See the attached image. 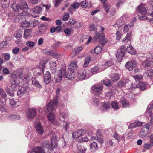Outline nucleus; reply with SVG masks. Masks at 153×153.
Wrapping results in <instances>:
<instances>
[{
  "instance_id": "1",
  "label": "nucleus",
  "mask_w": 153,
  "mask_h": 153,
  "mask_svg": "<svg viewBox=\"0 0 153 153\" xmlns=\"http://www.w3.org/2000/svg\"><path fill=\"white\" fill-rule=\"evenodd\" d=\"M24 76L22 71L15 72L12 74V77L13 80L11 81L10 86V87L6 86L5 88L6 92L11 97L14 96L13 92L16 91L19 86L17 82V79L19 78L22 80L27 79V77Z\"/></svg>"
},
{
  "instance_id": "2",
  "label": "nucleus",
  "mask_w": 153,
  "mask_h": 153,
  "mask_svg": "<svg viewBox=\"0 0 153 153\" xmlns=\"http://www.w3.org/2000/svg\"><path fill=\"white\" fill-rule=\"evenodd\" d=\"M53 151L52 145L49 141L45 140L43 142L41 147L33 148L30 153H51Z\"/></svg>"
},
{
  "instance_id": "3",
  "label": "nucleus",
  "mask_w": 153,
  "mask_h": 153,
  "mask_svg": "<svg viewBox=\"0 0 153 153\" xmlns=\"http://www.w3.org/2000/svg\"><path fill=\"white\" fill-rule=\"evenodd\" d=\"M137 11L139 14L138 18L140 20H145L149 19L151 22L153 23V13H149L147 16H146L147 11L143 4H140L137 8Z\"/></svg>"
},
{
  "instance_id": "4",
  "label": "nucleus",
  "mask_w": 153,
  "mask_h": 153,
  "mask_svg": "<svg viewBox=\"0 0 153 153\" xmlns=\"http://www.w3.org/2000/svg\"><path fill=\"white\" fill-rule=\"evenodd\" d=\"M57 105V101L56 99L53 100H51L47 105V110L50 113L48 116V118L49 121L51 122H53L54 120V117L52 113L55 110V108Z\"/></svg>"
},
{
  "instance_id": "5",
  "label": "nucleus",
  "mask_w": 153,
  "mask_h": 153,
  "mask_svg": "<svg viewBox=\"0 0 153 153\" xmlns=\"http://www.w3.org/2000/svg\"><path fill=\"white\" fill-rule=\"evenodd\" d=\"M74 68H61L60 69V72L63 74V76L68 79L71 80L75 77L76 72Z\"/></svg>"
},
{
  "instance_id": "6",
  "label": "nucleus",
  "mask_w": 153,
  "mask_h": 153,
  "mask_svg": "<svg viewBox=\"0 0 153 153\" xmlns=\"http://www.w3.org/2000/svg\"><path fill=\"white\" fill-rule=\"evenodd\" d=\"M104 28L101 27V30L99 32H96L93 37V39L95 41H99L103 46L108 42V39L105 38V34L103 33Z\"/></svg>"
},
{
  "instance_id": "7",
  "label": "nucleus",
  "mask_w": 153,
  "mask_h": 153,
  "mask_svg": "<svg viewBox=\"0 0 153 153\" xmlns=\"http://www.w3.org/2000/svg\"><path fill=\"white\" fill-rule=\"evenodd\" d=\"M125 51L126 47L123 46H121L117 50L116 57L118 62H120L122 61L123 57L124 56Z\"/></svg>"
},
{
  "instance_id": "8",
  "label": "nucleus",
  "mask_w": 153,
  "mask_h": 153,
  "mask_svg": "<svg viewBox=\"0 0 153 153\" xmlns=\"http://www.w3.org/2000/svg\"><path fill=\"white\" fill-rule=\"evenodd\" d=\"M150 123H147L145 126L142 128L139 134V137L143 138L146 137L148 134Z\"/></svg>"
},
{
  "instance_id": "9",
  "label": "nucleus",
  "mask_w": 153,
  "mask_h": 153,
  "mask_svg": "<svg viewBox=\"0 0 153 153\" xmlns=\"http://www.w3.org/2000/svg\"><path fill=\"white\" fill-rule=\"evenodd\" d=\"M102 85L99 84L94 85L91 88L93 92L98 96H99L102 93Z\"/></svg>"
},
{
  "instance_id": "10",
  "label": "nucleus",
  "mask_w": 153,
  "mask_h": 153,
  "mask_svg": "<svg viewBox=\"0 0 153 153\" xmlns=\"http://www.w3.org/2000/svg\"><path fill=\"white\" fill-rule=\"evenodd\" d=\"M89 70L86 69L80 71L78 75V78L80 80H83L85 79H87L90 77Z\"/></svg>"
},
{
  "instance_id": "11",
  "label": "nucleus",
  "mask_w": 153,
  "mask_h": 153,
  "mask_svg": "<svg viewBox=\"0 0 153 153\" xmlns=\"http://www.w3.org/2000/svg\"><path fill=\"white\" fill-rule=\"evenodd\" d=\"M147 113L151 117L150 122L153 123V100L149 105L147 110Z\"/></svg>"
},
{
  "instance_id": "12",
  "label": "nucleus",
  "mask_w": 153,
  "mask_h": 153,
  "mask_svg": "<svg viewBox=\"0 0 153 153\" xmlns=\"http://www.w3.org/2000/svg\"><path fill=\"white\" fill-rule=\"evenodd\" d=\"M35 126L37 133L39 135H42L44 132V130L42 124L40 123H35Z\"/></svg>"
},
{
  "instance_id": "13",
  "label": "nucleus",
  "mask_w": 153,
  "mask_h": 153,
  "mask_svg": "<svg viewBox=\"0 0 153 153\" xmlns=\"http://www.w3.org/2000/svg\"><path fill=\"white\" fill-rule=\"evenodd\" d=\"M42 9L40 7L37 6L33 8L31 11L33 13L34 15H36L33 17L34 18L38 16V15L42 11Z\"/></svg>"
},
{
  "instance_id": "14",
  "label": "nucleus",
  "mask_w": 153,
  "mask_h": 153,
  "mask_svg": "<svg viewBox=\"0 0 153 153\" xmlns=\"http://www.w3.org/2000/svg\"><path fill=\"white\" fill-rule=\"evenodd\" d=\"M36 114V111L34 108H30L28 109V112L27 114V117L28 118H32L35 117Z\"/></svg>"
},
{
  "instance_id": "15",
  "label": "nucleus",
  "mask_w": 153,
  "mask_h": 153,
  "mask_svg": "<svg viewBox=\"0 0 153 153\" xmlns=\"http://www.w3.org/2000/svg\"><path fill=\"white\" fill-rule=\"evenodd\" d=\"M12 8L13 10L15 12H18L21 10L22 9V7L20 4L16 2H13L12 4Z\"/></svg>"
},
{
  "instance_id": "16",
  "label": "nucleus",
  "mask_w": 153,
  "mask_h": 153,
  "mask_svg": "<svg viewBox=\"0 0 153 153\" xmlns=\"http://www.w3.org/2000/svg\"><path fill=\"white\" fill-rule=\"evenodd\" d=\"M51 80L50 74L49 72L47 71L44 75V81L45 83L47 84H48Z\"/></svg>"
},
{
  "instance_id": "17",
  "label": "nucleus",
  "mask_w": 153,
  "mask_h": 153,
  "mask_svg": "<svg viewBox=\"0 0 153 153\" xmlns=\"http://www.w3.org/2000/svg\"><path fill=\"white\" fill-rule=\"evenodd\" d=\"M137 66L136 61L134 59L127 62L125 64L126 67H136Z\"/></svg>"
},
{
  "instance_id": "18",
  "label": "nucleus",
  "mask_w": 153,
  "mask_h": 153,
  "mask_svg": "<svg viewBox=\"0 0 153 153\" xmlns=\"http://www.w3.org/2000/svg\"><path fill=\"white\" fill-rule=\"evenodd\" d=\"M84 133V130H78L72 133V136L74 138L76 139L79 138L81 135Z\"/></svg>"
},
{
  "instance_id": "19",
  "label": "nucleus",
  "mask_w": 153,
  "mask_h": 153,
  "mask_svg": "<svg viewBox=\"0 0 153 153\" xmlns=\"http://www.w3.org/2000/svg\"><path fill=\"white\" fill-rule=\"evenodd\" d=\"M38 31L40 34L44 33L47 29V26L44 24L39 25L38 26Z\"/></svg>"
},
{
  "instance_id": "20",
  "label": "nucleus",
  "mask_w": 153,
  "mask_h": 153,
  "mask_svg": "<svg viewBox=\"0 0 153 153\" xmlns=\"http://www.w3.org/2000/svg\"><path fill=\"white\" fill-rule=\"evenodd\" d=\"M27 87H22L17 92V95L19 97H21L24 95L27 92Z\"/></svg>"
},
{
  "instance_id": "21",
  "label": "nucleus",
  "mask_w": 153,
  "mask_h": 153,
  "mask_svg": "<svg viewBox=\"0 0 153 153\" xmlns=\"http://www.w3.org/2000/svg\"><path fill=\"white\" fill-rule=\"evenodd\" d=\"M142 65L144 67H150L153 66V62L152 61L145 60L142 62Z\"/></svg>"
},
{
  "instance_id": "22",
  "label": "nucleus",
  "mask_w": 153,
  "mask_h": 153,
  "mask_svg": "<svg viewBox=\"0 0 153 153\" xmlns=\"http://www.w3.org/2000/svg\"><path fill=\"white\" fill-rule=\"evenodd\" d=\"M126 50L128 53L132 55H135L136 53V51L131 45H130L128 47H127Z\"/></svg>"
},
{
  "instance_id": "23",
  "label": "nucleus",
  "mask_w": 153,
  "mask_h": 153,
  "mask_svg": "<svg viewBox=\"0 0 153 153\" xmlns=\"http://www.w3.org/2000/svg\"><path fill=\"white\" fill-rule=\"evenodd\" d=\"M102 48L100 46H97L94 50H91L90 52L92 53H94L98 54L100 53L102 50Z\"/></svg>"
},
{
  "instance_id": "24",
  "label": "nucleus",
  "mask_w": 153,
  "mask_h": 153,
  "mask_svg": "<svg viewBox=\"0 0 153 153\" xmlns=\"http://www.w3.org/2000/svg\"><path fill=\"white\" fill-rule=\"evenodd\" d=\"M1 5L2 8L7 7L9 5L10 2V0H1Z\"/></svg>"
},
{
  "instance_id": "25",
  "label": "nucleus",
  "mask_w": 153,
  "mask_h": 153,
  "mask_svg": "<svg viewBox=\"0 0 153 153\" xmlns=\"http://www.w3.org/2000/svg\"><path fill=\"white\" fill-rule=\"evenodd\" d=\"M90 149L92 152H95L97 149L98 145L97 143L93 142L90 145Z\"/></svg>"
},
{
  "instance_id": "26",
  "label": "nucleus",
  "mask_w": 153,
  "mask_h": 153,
  "mask_svg": "<svg viewBox=\"0 0 153 153\" xmlns=\"http://www.w3.org/2000/svg\"><path fill=\"white\" fill-rule=\"evenodd\" d=\"M131 33L130 32L127 33L126 37L122 40V42L125 43H127L128 41L131 40Z\"/></svg>"
},
{
  "instance_id": "27",
  "label": "nucleus",
  "mask_w": 153,
  "mask_h": 153,
  "mask_svg": "<svg viewBox=\"0 0 153 153\" xmlns=\"http://www.w3.org/2000/svg\"><path fill=\"white\" fill-rule=\"evenodd\" d=\"M110 106V104L108 102H103L101 108H102L103 110L105 111L107 110L109 108Z\"/></svg>"
},
{
  "instance_id": "28",
  "label": "nucleus",
  "mask_w": 153,
  "mask_h": 153,
  "mask_svg": "<svg viewBox=\"0 0 153 153\" xmlns=\"http://www.w3.org/2000/svg\"><path fill=\"white\" fill-rule=\"evenodd\" d=\"M58 74L57 76H56L55 77V79H56V81L57 82H59L61 80L62 77H64L63 76V74H61V73L60 72V70L58 72Z\"/></svg>"
},
{
  "instance_id": "29",
  "label": "nucleus",
  "mask_w": 153,
  "mask_h": 153,
  "mask_svg": "<svg viewBox=\"0 0 153 153\" xmlns=\"http://www.w3.org/2000/svg\"><path fill=\"white\" fill-rule=\"evenodd\" d=\"M110 77L113 81L116 82L119 79L120 76L118 74H115L111 75Z\"/></svg>"
},
{
  "instance_id": "30",
  "label": "nucleus",
  "mask_w": 153,
  "mask_h": 153,
  "mask_svg": "<svg viewBox=\"0 0 153 153\" xmlns=\"http://www.w3.org/2000/svg\"><path fill=\"white\" fill-rule=\"evenodd\" d=\"M102 68H92L91 70V72L93 74H95L102 71Z\"/></svg>"
},
{
  "instance_id": "31",
  "label": "nucleus",
  "mask_w": 153,
  "mask_h": 153,
  "mask_svg": "<svg viewBox=\"0 0 153 153\" xmlns=\"http://www.w3.org/2000/svg\"><path fill=\"white\" fill-rule=\"evenodd\" d=\"M32 32V30L30 29H27L25 30L24 37L25 39H27L29 37Z\"/></svg>"
},
{
  "instance_id": "32",
  "label": "nucleus",
  "mask_w": 153,
  "mask_h": 153,
  "mask_svg": "<svg viewBox=\"0 0 153 153\" xmlns=\"http://www.w3.org/2000/svg\"><path fill=\"white\" fill-rule=\"evenodd\" d=\"M122 19V18H121L119 19L117 22L116 24L114 25V27L116 28H117L116 26L119 27L123 24L124 22Z\"/></svg>"
},
{
  "instance_id": "33",
  "label": "nucleus",
  "mask_w": 153,
  "mask_h": 153,
  "mask_svg": "<svg viewBox=\"0 0 153 153\" xmlns=\"http://www.w3.org/2000/svg\"><path fill=\"white\" fill-rule=\"evenodd\" d=\"M7 118L10 120H15L19 119L20 117L18 115H14L8 116H7Z\"/></svg>"
},
{
  "instance_id": "34",
  "label": "nucleus",
  "mask_w": 153,
  "mask_h": 153,
  "mask_svg": "<svg viewBox=\"0 0 153 153\" xmlns=\"http://www.w3.org/2000/svg\"><path fill=\"white\" fill-rule=\"evenodd\" d=\"M32 84L33 85L38 88H40L42 87V86L39 84V82L35 78L32 79Z\"/></svg>"
},
{
  "instance_id": "35",
  "label": "nucleus",
  "mask_w": 153,
  "mask_h": 153,
  "mask_svg": "<svg viewBox=\"0 0 153 153\" xmlns=\"http://www.w3.org/2000/svg\"><path fill=\"white\" fill-rule=\"evenodd\" d=\"M139 88L142 91H143L146 89V84L144 82H140L138 85Z\"/></svg>"
},
{
  "instance_id": "36",
  "label": "nucleus",
  "mask_w": 153,
  "mask_h": 153,
  "mask_svg": "<svg viewBox=\"0 0 153 153\" xmlns=\"http://www.w3.org/2000/svg\"><path fill=\"white\" fill-rule=\"evenodd\" d=\"M97 140L100 143H102L104 141L103 140L102 136L99 133H97Z\"/></svg>"
},
{
  "instance_id": "37",
  "label": "nucleus",
  "mask_w": 153,
  "mask_h": 153,
  "mask_svg": "<svg viewBox=\"0 0 153 153\" xmlns=\"http://www.w3.org/2000/svg\"><path fill=\"white\" fill-rule=\"evenodd\" d=\"M101 82L103 83V84L106 86L110 87L112 85L111 83V81L109 79H106L105 80L102 81Z\"/></svg>"
},
{
  "instance_id": "38",
  "label": "nucleus",
  "mask_w": 153,
  "mask_h": 153,
  "mask_svg": "<svg viewBox=\"0 0 153 153\" xmlns=\"http://www.w3.org/2000/svg\"><path fill=\"white\" fill-rule=\"evenodd\" d=\"M60 119L61 120L64 121V119L68 117V114L65 112H60Z\"/></svg>"
},
{
  "instance_id": "39",
  "label": "nucleus",
  "mask_w": 153,
  "mask_h": 153,
  "mask_svg": "<svg viewBox=\"0 0 153 153\" xmlns=\"http://www.w3.org/2000/svg\"><path fill=\"white\" fill-rule=\"evenodd\" d=\"M153 146V143L150 142L149 143H145L144 145V148L146 149H149Z\"/></svg>"
},
{
  "instance_id": "40",
  "label": "nucleus",
  "mask_w": 153,
  "mask_h": 153,
  "mask_svg": "<svg viewBox=\"0 0 153 153\" xmlns=\"http://www.w3.org/2000/svg\"><path fill=\"white\" fill-rule=\"evenodd\" d=\"M122 106L124 108H126L129 107V103L126 100H123L121 101Z\"/></svg>"
},
{
  "instance_id": "41",
  "label": "nucleus",
  "mask_w": 153,
  "mask_h": 153,
  "mask_svg": "<svg viewBox=\"0 0 153 153\" xmlns=\"http://www.w3.org/2000/svg\"><path fill=\"white\" fill-rule=\"evenodd\" d=\"M90 60L91 58L89 56H88L85 58L84 64V67H87L88 66Z\"/></svg>"
},
{
  "instance_id": "42",
  "label": "nucleus",
  "mask_w": 153,
  "mask_h": 153,
  "mask_svg": "<svg viewBox=\"0 0 153 153\" xmlns=\"http://www.w3.org/2000/svg\"><path fill=\"white\" fill-rule=\"evenodd\" d=\"M0 95L2 99L5 98L7 97V95L2 88L0 89Z\"/></svg>"
},
{
  "instance_id": "43",
  "label": "nucleus",
  "mask_w": 153,
  "mask_h": 153,
  "mask_svg": "<svg viewBox=\"0 0 153 153\" xmlns=\"http://www.w3.org/2000/svg\"><path fill=\"white\" fill-rule=\"evenodd\" d=\"M111 105L112 108L115 110H117L119 108L118 103L116 101H112Z\"/></svg>"
},
{
  "instance_id": "44",
  "label": "nucleus",
  "mask_w": 153,
  "mask_h": 153,
  "mask_svg": "<svg viewBox=\"0 0 153 153\" xmlns=\"http://www.w3.org/2000/svg\"><path fill=\"white\" fill-rule=\"evenodd\" d=\"M146 75L148 77L153 76V70L150 69L146 71Z\"/></svg>"
},
{
  "instance_id": "45",
  "label": "nucleus",
  "mask_w": 153,
  "mask_h": 153,
  "mask_svg": "<svg viewBox=\"0 0 153 153\" xmlns=\"http://www.w3.org/2000/svg\"><path fill=\"white\" fill-rule=\"evenodd\" d=\"M103 7L105 11L106 12L108 13L109 12V10L111 8V6L107 4H103Z\"/></svg>"
},
{
  "instance_id": "46",
  "label": "nucleus",
  "mask_w": 153,
  "mask_h": 153,
  "mask_svg": "<svg viewBox=\"0 0 153 153\" xmlns=\"http://www.w3.org/2000/svg\"><path fill=\"white\" fill-rule=\"evenodd\" d=\"M21 5L22 7L25 9H28V7L26 1L24 0H22L20 2Z\"/></svg>"
},
{
  "instance_id": "47",
  "label": "nucleus",
  "mask_w": 153,
  "mask_h": 153,
  "mask_svg": "<svg viewBox=\"0 0 153 153\" xmlns=\"http://www.w3.org/2000/svg\"><path fill=\"white\" fill-rule=\"evenodd\" d=\"M22 31L20 30L17 31L15 36V38L18 39H20V38L22 37Z\"/></svg>"
},
{
  "instance_id": "48",
  "label": "nucleus",
  "mask_w": 153,
  "mask_h": 153,
  "mask_svg": "<svg viewBox=\"0 0 153 153\" xmlns=\"http://www.w3.org/2000/svg\"><path fill=\"white\" fill-rule=\"evenodd\" d=\"M83 48L82 46H79L74 49L73 51V52L75 53V54L79 53Z\"/></svg>"
},
{
  "instance_id": "49",
  "label": "nucleus",
  "mask_w": 153,
  "mask_h": 153,
  "mask_svg": "<svg viewBox=\"0 0 153 153\" xmlns=\"http://www.w3.org/2000/svg\"><path fill=\"white\" fill-rule=\"evenodd\" d=\"M116 39L117 40H119L120 39L122 36V34L120 31H118L116 33Z\"/></svg>"
},
{
  "instance_id": "50",
  "label": "nucleus",
  "mask_w": 153,
  "mask_h": 153,
  "mask_svg": "<svg viewBox=\"0 0 153 153\" xmlns=\"http://www.w3.org/2000/svg\"><path fill=\"white\" fill-rule=\"evenodd\" d=\"M143 75H140L133 76V77L136 81H139L143 79Z\"/></svg>"
},
{
  "instance_id": "51",
  "label": "nucleus",
  "mask_w": 153,
  "mask_h": 153,
  "mask_svg": "<svg viewBox=\"0 0 153 153\" xmlns=\"http://www.w3.org/2000/svg\"><path fill=\"white\" fill-rule=\"evenodd\" d=\"M126 80H121L118 83V85L120 87H122L124 86L126 84Z\"/></svg>"
},
{
  "instance_id": "52",
  "label": "nucleus",
  "mask_w": 153,
  "mask_h": 153,
  "mask_svg": "<svg viewBox=\"0 0 153 153\" xmlns=\"http://www.w3.org/2000/svg\"><path fill=\"white\" fill-rule=\"evenodd\" d=\"M89 29L90 31H96L97 29L95 26V24H91L89 25Z\"/></svg>"
},
{
  "instance_id": "53",
  "label": "nucleus",
  "mask_w": 153,
  "mask_h": 153,
  "mask_svg": "<svg viewBox=\"0 0 153 153\" xmlns=\"http://www.w3.org/2000/svg\"><path fill=\"white\" fill-rule=\"evenodd\" d=\"M3 55L4 56V59L6 61H8L10 59V55L9 53H5L3 54Z\"/></svg>"
},
{
  "instance_id": "54",
  "label": "nucleus",
  "mask_w": 153,
  "mask_h": 153,
  "mask_svg": "<svg viewBox=\"0 0 153 153\" xmlns=\"http://www.w3.org/2000/svg\"><path fill=\"white\" fill-rule=\"evenodd\" d=\"M113 62L112 61H107L105 63L104 65L105 66H111L114 65Z\"/></svg>"
},
{
  "instance_id": "55",
  "label": "nucleus",
  "mask_w": 153,
  "mask_h": 153,
  "mask_svg": "<svg viewBox=\"0 0 153 153\" xmlns=\"http://www.w3.org/2000/svg\"><path fill=\"white\" fill-rule=\"evenodd\" d=\"M22 25L23 27H28L30 26V24L28 22L25 21L23 22Z\"/></svg>"
},
{
  "instance_id": "56",
  "label": "nucleus",
  "mask_w": 153,
  "mask_h": 153,
  "mask_svg": "<svg viewBox=\"0 0 153 153\" xmlns=\"http://www.w3.org/2000/svg\"><path fill=\"white\" fill-rule=\"evenodd\" d=\"M69 15L68 13H66L65 14L63 17L62 20L63 21H65L68 20L69 18Z\"/></svg>"
},
{
  "instance_id": "57",
  "label": "nucleus",
  "mask_w": 153,
  "mask_h": 153,
  "mask_svg": "<svg viewBox=\"0 0 153 153\" xmlns=\"http://www.w3.org/2000/svg\"><path fill=\"white\" fill-rule=\"evenodd\" d=\"M92 101L94 104L95 105H97L100 102L99 100L97 98L95 97L93 98L92 99Z\"/></svg>"
},
{
  "instance_id": "58",
  "label": "nucleus",
  "mask_w": 153,
  "mask_h": 153,
  "mask_svg": "<svg viewBox=\"0 0 153 153\" xmlns=\"http://www.w3.org/2000/svg\"><path fill=\"white\" fill-rule=\"evenodd\" d=\"M19 49L17 47L14 48L12 49V53L15 54H18L19 53Z\"/></svg>"
},
{
  "instance_id": "59",
  "label": "nucleus",
  "mask_w": 153,
  "mask_h": 153,
  "mask_svg": "<svg viewBox=\"0 0 153 153\" xmlns=\"http://www.w3.org/2000/svg\"><path fill=\"white\" fill-rule=\"evenodd\" d=\"M80 5L83 8H85L87 7L88 5V3L86 1H83L81 2Z\"/></svg>"
},
{
  "instance_id": "60",
  "label": "nucleus",
  "mask_w": 153,
  "mask_h": 153,
  "mask_svg": "<svg viewBox=\"0 0 153 153\" xmlns=\"http://www.w3.org/2000/svg\"><path fill=\"white\" fill-rule=\"evenodd\" d=\"M62 0H55L54 1V6L56 7L58 6L61 4Z\"/></svg>"
},
{
  "instance_id": "61",
  "label": "nucleus",
  "mask_w": 153,
  "mask_h": 153,
  "mask_svg": "<svg viewBox=\"0 0 153 153\" xmlns=\"http://www.w3.org/2000/svg\"><path fill=\"white\" fill-rule=\"evenodd\" d=\"M26 45H27L29 47H33L34 46L35 43L33 42L28 41L27 42Z\"/></svg>"
},
{
  "instance_id": "62",
  "label": "nucleus",
  "mask_w": 153,
  "mask_h": 153,
  "mask_svg": "<svg viewBox=\"0 0 153 153\" xmlns=\"http://www.w3.org/2000/svg\"><path fill=\"white\" fill-rule=\"evenodd\" d=\"M47 54H48L52 56H55L57 55L56 53H54L53 51L48 50L47 51Z\"/></svg>"
},
{
  "instance_id": "63",
  "label": "nucleus",
  "mask_w": 153,
  "mask_h": 153,
  "mask_svg": "<svg viewBox=\"0 0 153 153\" xmlns=\"http://www.w3.org/2000/svg\"><path fill=\"white\" fill-rule=\"evenodd\" d=\"M79 5V4L78 3H73L72 4V7L74 9H76L77 8Z\"/></svg>"
},
{
  "instance_id": "64",
  "label": "nucleus",
  "mask_w": 153,
  "mask_h": 153,
  "mask_svg": "<svg viewBox=\"0 0 153 153\" xmlns=\"http://www.w3.org/2000/svg\"><path fill=\"white\" fill-rule=\"evenodd\" d=\"M10 103L12 106H14L16 105V102L13 99H10Z\"/></svg>"
}]
</instances>
